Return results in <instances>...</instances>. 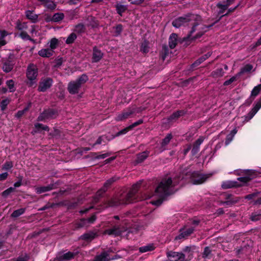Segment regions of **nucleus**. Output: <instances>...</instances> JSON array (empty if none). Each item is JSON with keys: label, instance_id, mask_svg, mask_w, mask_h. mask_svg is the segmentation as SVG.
Returning a JSON list of instances; mask_svg holds the SVG:
<instances>
[{"label": "nucleus", "instance_id": "32", "mask_svg": "<svg viewBox=\"0 0 261 261\" xmlns=\"http://www.w3.org/2000/svg\"><path fill=\"white\" fill-rule=\"evenodd\" d=\"M155 247L153 244H148L146 246L141 247L139 248V250L141 253H144L148 251H151L154 249Z\"/></svg>", "mask_w": 261, "mask_h": 261}, {"label": "nucleus", "instance_id": "53", "mask_svg": "<svg viewBox=\"0 0 261 261\" xmlns=\"http://www.w3.org/2000/svg\"><path fill=\"white\" fill-rule=\"evenodd\" d=\"M253 68V66L251 64H247L244 67L241 69V72L242 73L249 72H250Z\"/></svg>", "mask_w": 261, "mask_h": 261}, {"label": "nucleus", "instance_id": "25", "mask_svg": "<svg viewBox=\"0 0 261 261\" xmlns=\"http://www.w3.org/2000/svg\"><path fill=\"white\" fill-rule=\"evenodd\" d=\"M177 43V35L175 33L170 35L169 38V46L171 49L174 48Z\"/></svg>", "mask_w": 261, "mask_h": 261}, {"label": "nucleus", "instance_id": "34", "mask_svg": "<svg viewBox=\"0 0 261 261\" xmlns=\"http://www.w3.org/2000/svg\"><path fill=\"white\" fill-rule=\"evenodd\" d=\"M148 156V153L143 152L137 155L136 162L137 163H140L143 162Z\"/></svg>", "mask_w": 261, "mask_h": 261}, {"label": "nucleus", "instance_id": "60", "mask_svg": "<svg viewBox=\"0 0 261 261\" xmlns=\"http://www.w3.org/2000/svg\"><path fill=\"white\" fill-rule=\"evenodd\" d=\"M29 259L28 256L25 254L24 256H20L17 258H14L13 261H27Z\"/></svg>", "mask_w": 261, "mask_h": 261}, {"label": "nucleus", "instance_id": "14", "mask_svg": "<svg viewBox=\"0 0 261 261\" xmlns=\"http://www.w3.org/2000/svg\"><path fill=\"white\" fill-rule=\"evenodd\" d=\"M103 57V53L97 46H94L92 48V61L93 63L99 62Z\"/></svg>", "mask_w": 261, "mask_h": 261}, {"label": "nucleus", "instance_id": "47", "mask_svg": "<svg viewBox=\"0 0 261 261\" xmlns=\"http://www.w3.org/2000/svg\"><path fill=\"white\" fill-rule=\"evenodd\" d=\"M172 138V135L171 134H168L166 137L162 140V146H165L167 145L170 142V140Z\"/></svg>", "mask_w": 261, "mask_h": 261}, {"label": "nucleus", "instance_id": "27", "mask_svg": "<svg viewBox=\"0 0 261 261\" xmlns=\"http://www.w3.org/2000/svg\"><path fill=\"white\" fill-rule=\"evenodd\" d=\"M54 51L50 48H43L38 51V55L42 57L49 58L53 56Z\"/></svg>", "mask_w": 261, "mask_h": 261}, {"label": "nucleus", "instance_id": "21", "mask_svg": "<svg viewBox=\"0 0 261 261\" xmlns=\"http://www.w3.org/2000/svg\"><path fill=\"white\" fill-rule=\"evenodd\" d=\"M26 18L33 23L38 21V15L35 13L34 11L27 10L25 12Z\"/></svg>", "mask_w": 261, "mask_h": 261}, {"label": "nucleus", "instance_id": "58", "mask_svg": "<svg viewBox=\"0 0 261 261\" xmlns=\"http://www.w3.org/2000/svg\"><path fill=\"white\" fill-rule=\"evenodd\" d=\"M115 29L116 34L117 35H119L122 31L123 26L121 24H119L115 27Z\"/></svg>", "mask_w": 261, "mask_h": 261}, {"label": "nucleus", "instance_id": "3", "mask_svg": "<svg viewBox=\"0 0 261 261\" xmlns=\"http://www.w3.org/2000/svg\"><path fill=\"white\" fill-rule=\"evenodd\" d=\"M200 20L201 17L199 15L189 13L182 16L178 17L172 21V24L174 27L179 28L190 21H198Z\"/></svg>", "mask_w": 261, "mask_h": 261}, {"label": "nucleus", "instance_id": "9", "mask_svg": "<svg viewBox=\"0 0 261 261\" xmlns=\"http://www.w3.org/2000/svg\"><path fill=\"white\" fill-rule=\"evenodd\" d=\"M211 176V174H202L199 172L196 171L192 173L191 180L193 184L199 185L204 182Z\"/></svg>", "mask_w": 261, "mask_h": 261}, {"label": "nucleus", "instance_id": "46", "mask_svg": "<svg viewBox=\"0 0 261 261\" xmlns=\"http://www.w3.org/2000/svg\"><path fill=\"white\" fill-rule=\"evenodd\" d=\"M250 219L252 221H257L261 219V214L254 212L251 214Z\"/></svg>", "mask_w": 261, "mask_h": 261}, {"label": "nucleus", "instance_id": "18", "mask_svg": "<svg viewBox=\"0 0 261 261\" xmlns=\"http://www.w3.org/2000/svg\"><path fill=\"white\" fill-rule=\"evenodd\" d=\"M79 253V251H76L75 252L68 251V252L64 253L62 255L58 257L59 261H66L69 260L73 258Z\"/></svg>", "mask_w": 261, "mask_h": 261}, {"label": "nucleus", "instance_id": "13", "mask_svg": "<svg viewBox=\"0 0 261 261\" xmlns=\"http://www.w3.org/2000/svg\"><path fill=\"white\" fill-rule=\"evenodd\" d=\"M261 108V96L259 99L256 103L253 108L251 109V110L244 116V121H249L255 115V114L257 113V112Z\"/></svg>", "mask_w": 261, "mask_h": 261}, {"label": "nucleus", "instance_id": "15", "mask_svg": "<svg viewBox=\"0 0 261 261\" xmlns=\"http://www.w3.org/2000/svg\"><path fill=\"white\" fill-rule=\"evenodd\" d=\"M15 64V61L9 57L3 62L2 69L5 72L9 73L12 70Z\"/></svg>", "mask_w": 261, "mask_h": 261}, {"label": "nucleus", "instance_id": "56", "mask_svg": "<svg viewBox=\"0 0 261 261\" xmlns=\"http://www.w3.org/2000/svg\"><path fill=\"white\" fill-rule=\"evenodd\" d=\"M13 167V163L12 162H6L3 165V169L5 170H9Z\"/></svg>", "mask_w": 261, "mask_h": 261}, {"label": "nucleus", "instance_id": "48", "mask_svg": "<svg viewBox=\"0 0 261 261\" xmlns=\"http://www.w3.org/2000/svg\"><path fill=\"white\" fill-rule=\"evenodd\" d=\"M15 190V188L10 187L3 191L2 193V195L3 197L6 198L11 193L14 192Z\"/></svg>", "mask_w": 261, "mask_h": 261}, {"label": "nucleus", "instance_id": "42", "mask_svg": "<svg viewBox=\"0 0 261 261\" xmlns=\"http://www.w3.org/2000/svg\"><path fill=\"white\" fill-rule=\"evenodd\" d=\"M261 91V84H259L257 86L254 87L251 91V97H253V98L255 97Z\"/></svg>", "mask_w": 261, "mask_h": 261}, {"label": "nucleus", "instance_id": "16", "mask_svg": "<svg viewBox=\"0 0 261 261\" xmlns=\"http://www.w3.org/2000/svg\"><path fill=\"white\" fill-rule=\"evenodd\" d=\"M98 236L97 232L96 231H89L86 233L81 235L79 239L84 240L86 242H91Z\"/></svg>", "mask_w": 261, "mask_h": 261}, {"label": "nucleus", "instance_id": "2", "mask_svg": "<svg viewBox=\"0 0 261 261\" xmlns=\"http://www.w3.org/2000/svg\"><path fill=\"white\" fill-rule=\"evenodd\" d=\"M175 186L176 184L173 182L171 177L163 178L159 183L155 191L156 194L160 198L152 201L151 203L156 206L160 205L166 197L174 193L173 188Z\"/></svg>", "mask_w": 261, "mask_h": 261}, {"label": "nucleus", "instance_id": "5", "mask_svg": "<svg viewBox=\"0 0 261 261\" xmlns=\"http://www.w3.org/2000/svg\"><path fill=\"white\" fill-rule=\"evenodd\" d=\"M38 75V68L37 65L33 63L29 64L26 71V76L28 80L27 84L29 87H32L36 84Z\"/></svg>", "mask_w": 261, "mask_h": 261}, {"label": "nucleus", "instance_id": "17", "mask_svg": "<svg viewBox=\"0 0 261 261\" xmlns=\"http://www.w3.org/2000/svg\"><path fill=\"white\" fill-rule=\"evenodd\" d=\"M241 186H242V185L238 183V181L231 180L223 181L221 185V187L223 189H227Z\"/></svg>", "mask_w": 261, "mask_h": 261}, {"label": "nucleus", "instance_id": "8", "mask_svg": "<svg viewBox=\"0 0 261 261\" xmlns=\"http://www.w3.org/2000/svg\"><path fill=\"white\" fill-rule=\"evenodd\" d=\"M53 83V80L51 77H42L39 83L37 90L39 92H45L51 87Z\"/></svg>", "mask_w": 261, "mask_h": 261}, {"label": "nucleus", "instance_id": "31", "mask_svg": "<svg viewBox=\"0 0 261 261\" xmlns=\"http://www.w3.org/2000/svg\"><path fill=\"white\" fill-rule=\"evenodd\" d=\"M115 7H116V10L117 13L120 16H122V14L124 12H125L127 9V7L126 6L119 4H117V5H116Z\"/></svg>", "mask_w": 261, "mask_h": 261}, {"label": "nucleus", "instance_id": "12", "mask_svg": "<svg viewBox=\"0 0 261 261\" xmlns=\"http://www.w3.org/2000/svg\"><path fill=\"white\" fill-rule=\"evenodd\" d=\"M166 254L170 261H185V255L181 252L170 251Z\"/></svg>", "mask_w": 261, "mask_h": 261}, {"label": "nucleus", "instance_id": "4", "mask_svg": "<svg viewBox=\"0 0 261 261\" xmlns=\"http://www.w3.org/2000/svg\"><path fill=\"white\" fill-rule=\"evenodd\" d=\"M88 80V77L86 74H83L75 81H71L68 83L67 90L70 94H75L79 92L81 86Z\"/></svg>", "mask_w": 261, "mask_h": 261}, {"label": "nucleus", "instance_id": "26", "mask_svg": "<svg viewBox=\"0 0 261 261\" xmlns=\"http://www.w3.org/2000/svg\"><path fill=\"white\" fill-rule=\"evenodd\" d=\"M88 226V225H87L86 219L84 218L81 219L80 220L75 222L73 224V229L74 230Z\"/></svg>", "mask_w": 261, "mask_h": 261}, {"label": "nucleus", "instance_id": "37", "mask_svg": "<svg viewBox=\"0 0 261 261\" xmlns=\"http://www.w3.org/2000/svg\"><path fill=\"white\" fill-rule=\"evenodd\" d=\"M117 178L115 177H113L109 179H108L104 184L103 187L107 191L110 187V186L113 184L115 181L117 180Z\"/></svg>", "mask_w": 261, "mask_h": 261}, {"label": "nucleus", "instance_id": "30", "mask_svg": "<svg viewBox=\"0 0 261 261\" xmlns=\"http://www.w3.org/2000/svg\"><path fill=\"white\" fill-rule=\"evenodd\" d=\"M224 72L223 68H220L216 69L211 73V76L214 78H218L222 76Z\"/></svg>", "mask_w": 261, "mask_h": 261}, {"label": "nucleus", "instance_id": "20", "mask_svg": "<svg viewBox=\"0 0 261 261\" xmlns=\"http://www.w3.org/2000/svg\"><path fill=\"white\" fill-rule=\"evenodd\" d=\"M225 199H226V201L221 202V203L226 204L227 205H231L232 204L237 203L240 199L239 197H233L232 195L229 194H227L225 195Z\"/></svg>", "mask_w": 261, "mask_h": 261}, {"label": "nucleus", "instance_id": "38", "mask_svg": "<svg viewBox=\"0 0 261 261\" xmlns=\"http://www.w3.org/2000/svg\"><path fill=\"white\" fill-rule=\"evenodd\" d=\"M77 38V36L75 33H71L67 37L65 42L67 44H72Z\"/></svg>", "mask_w": 261, "mask_h": 261}, {"label": "nucleus", "instance_id": "57", "mask_svg": "<svg viewBox=\"0 0 261 261\" xmlns=\"http://www.w3.org/2000/svg\"><path fill=\"white\" fill-rule=\"evenodd\" d=\"M19 36L21 37V39L23 40H29L30 39V36L26 32L21 31Z\"/></svg>", "mask_w": 261, "mask_h": 261}, {"label": "nucleus", "instance_id": "22", "mask_svg": "<svg viewBox=\"0 0 261 261\" xmlns=\"http://www.w3.org/2000/svg\"><path fill=\"white\" fill-rule=\"evenodd\" d=\"M95 258L97 261H110V254L109 251H102L100 254L96 255Z\"/></svg>", "mask_w": 261, "mask_h": 261}, {"label": "nucleus", "instance_id": "40", "mask_svg": "<svg viewBox=\"0 0 261 261\" xmlns=\"http://www.w3.org/2000/svg\"><path fill=\"white\" fill-rule=\"evenodd\" d=\"M31 103H30L28 105V106L27 107H26L23 110L18 111L15 115V117H16L18 119L21 117L26 112L28 111V110H29V109L31 107Z\"/></svg>", "mask_w": 261, "mask_h": 261}, {"label": "nucleus", "instance_id": "45", "mask_svg": "<svg viewBox=\"0 0 261 261\" xmlns=\"http://www.w3.org/2000/svg\"><path fill=\"white\" fill-rule=\"evenodd\" d=\"M6 85L8 86L10 92H13L15 91L14 87V82L13 80H9L7 81Z\"/></svg>", "mask_w": 261, "mask_h": 261}, {"label": "nucleus", "instance_id": "43", "mask_svg": "<svg viewBox=\"0 0 261 261\" xmlns=\"http://www.w3.org/2000/svg\"><path fill=\"white\" fill-rule=\"evenodd\" d=\"M28 28L27 22H21L20 21H17L16 22V29L19 31L27 29Z\"/></svg>", "mask_w": 261, "mask_h": 261}, {"label": "nucleus", "instance_id": "55", "mask_svg": "<svg viewBox=\"0 0 261 261\" xmlns=\"http://www.w3.org/2000/svg\"><path fill=\"white\" fill-rule=\"evenodd\" d=\"M260 45H261V36L255 43H253L250 46V48L251 50H253V49H255L257 46H258Z\"/></svg>", "mask_w": 261, "mask_h": 261}, {"label": "nucleus", "instance_id": "39", "mask_svg": "<svg viewBox=\"0 0 261 261\" xmlns=\"http://www.w3.org/2000/svg\"><path fill=\"white\" fill-rule=\"evenodd\" d=\"M217 7L219 9L218 11V14H222L224 13L226 10L228 8V6L226 4H222L221 3H219L217 4Z\"/></svg>", "mask_w": 261, "mask_h": 261}, {"label": "nucleus", "instance_id": "61", "mask_svg": "<svg viewBox=\"0 0 261 261\" xmlns=\"http://www.w3.org/2000/svg\"><path fill=\"white\" fill-rule=\"evenodd\" d=\"M96 219V216L95 215H92L90 218L86 219L87 220V225H88V224H92L94 222V221Z\"/></svg>", "mask_w": 261, "mask_h": 261}, {"label": "nucleus", "instance_id": "50", "mask_svg": "<svg viewBox=\"0 0 261 261\" xmlns=\"http://www.w3.org/2000/svg\"><path fill=\"white\" fill-rule=\"evenodd\" d=\"M141 51L144 53H147L149 51L148 42L147 41H145L142 43Z\"/></svg>", "mask_w": 261, "mask_h": 261}, {"label": "nucleus", "instance_id": "23", "mask_svg": "<svg viewBox=\"0 0 261 261\" xmlns=\"http://www.w3.org/2000/svg\"><path fill=\"white\" fill-rule=\"evenodd\" d=\"M54 184H50L47 186L38 187L35 188L36 193L40 194L54 189Z\"/></svg>", "mask_w": 261, "mask_h": 261}, {"label": "nucleus", "instance_id": "28", "mask_svg": "<svg viewBox=\"0 0 261 261\" xmlns=\"http://www.w3.org/2000/svg\"><path fill=\"white\" fill-rule=\"evenodd\" d=\"M104 233L108 235L118 236L120 234L121 231L119 228L113 227V228L105 230Z\"/></svg>", "mask_w": 261, "mask_h": 261}, {"label": "nucleus", "instance_id": "10", "mask_svg": "<svg viewBox=\"0 0 261 261\" xmlns=\"http://www.w3.org/2000/svg\"><path fill=\"white\" fill-rule=\"evenodd\" d=\"M195 230V227L186 226L180 229L179 234L177 236L175 239L176 240L186 239Z\"/></svg>", "mask_w": 261, "mask_h": 261}, {"label": "nucleus", "instance_id": "41", "mask_svg": "<svg viewBox=\"0 0 261 261\" xmlns=\"http://www.w3.org/2000/svg\"><path fill=\"white\" fill-rule=\"evenodd\" d=\"M59 41L56 38H52L49 41L50 49L53 50L55 49L58 46Z\"/></svg>", "mask_w": 261, "mask_h": 261}, {"label": "nucleus", "instance_id": "35", "mask_svg": "<svg viewBox=\"0 0 261 261\" xmlns=\"http://www.w3.org/2000/svg\"><path fill=\"white\" fill-rule=\"evenodd\" d=\"M26 211V208H21L13 211L11 214V217L12 218H17L19 216L23 215Z\"/></svg>", "mask_w": 261, "mask_h": 261}, {"label": "nucleus", "instance_id": "11", "mask_svg": "<svg viewBox=\"0 0 261 261\" xmlns=\"http://www.w3.org/2000/svg\"><path fill=\"white\" fill-rule=\"evenodd\" d=\"M135 112V108H129L123 110L121 114H118L116 117V120L117 121H123L128 118L132 117Z\"/></svg>", "mask_w": 261, "mask_h": 261}, {"label": "nucleus", "instance_id": "59", "mask_svg": "<svg viewBox=\"0 0 261 261\" xmlns=\"http://www.w3.org/2000/svg\"><path fill=\"white\" fill-rule=\"evenodd\" d=\"M203 61H204V60L203 59V58L202 57H201L200 58H199L198 59H197L196 61H195L194 63H193L192 64V67H196V66H198L199 65H200Z\"/></svg>", "mask_w": 261, "mask_h": 261}, {"label": "nucleus", "instance_id": "19", "mask_svg": "<svg viewBox=\"0 0 261 261\" xmlns=\"http://www.w3.org/2000/svg\"><path fill=\"white\" fill-rule=\"evenodd\" d=\"M203 137H200L194 143L193 147L192 149L191 152L193 155H195L198 153L199 150L200 145L204 141Z\"/></svg>", "mask_w": 261, "mask_h": 261}, {"label": "nucleus", "instance_id": "29", "mask_svg": "<svg viewBox=\"0 0 261 261\" xmlns=\"http://www.w3.org/2000/svg\"><path fill=\"white\" fill-rule=\"evenodd\" d=\"M237 131L238 130L236 128H234L231 131L230 133L226 136L225 142V144L226 145H228L231 142V141L233 139L234 135L237 134Z\"/></svg>", "mask_w": 261, "mask_h": 261}, {"label": "nucleus", "instance_id": "64", "mask_svg": "<svg viewBox=\"0 0 261 261\" xmlns=\"http://www.w3.org/2000/svg\"><path fill=\"white\" fill-rule=\"evenodd\" d=\"M143 121L142 119H139L137 121H136V122H134V123H133L132 124L130 125L129 126V128L132 129L133 128H134L140 124H141L142 123H143Z\"/></svg>", "mask_w": 261, "mask_h": 261}, {"label": "nucleus", "instance_id": "62", "mask_svg": "<svg viewBox=\"0 0 261 261\" xmlns=\"http://www.w3.org/2000/svg\"><path fill=\"white\" fill-rule=\"evenodd\" d=\"M111 154V152H107L106 153H103L102 154L97 155L95 156V159L99 160V159H105L109 156H110Z\"/></svg>", "mask_w": 261, "mask_h": 261}, {"label": "nucleus", "instance_id": "24", "mask_svg": "<svg viewBox=\"0 0 261 261\" xmlns=\"http://www.w3.org/2000/svg\"><path fill=\"white\" fill-rule=\"evenodd\" d=\"M186 114V112L184 110H178L174 112L168 118L167 120L170 122L173 120L177 119L181 116H184Z\"/></svg>", "mask_w": 261, "mask_h": 261}, {"label": "nucleus", "instance_id": "6", "mask_svg": "<svg viewBox=\"0 0 261 261\" xmlns=\"http://www.w3.org/2000/svg\"><path fill=\"white\" fill-rule=\"evenodd\" d=\"M57 110L48 108L44 110L37 118L38 121H46L48 120L56 118L58 116Z\"/></svg>", "mask_w": 261, "mask_h": 261}, {"label": "nucleus", "instance_id": "33", "mask_svg": "<svg viewBox=\"0 0 261 261\" xmlns=\"http://www.w3.org/2000/svg\"><path fill=\"white\" fill-rule=\"evenodd\" d=\"M64 14L63 13H56L53 15L51 21L54 22H59L64 18Z\"/></svg>", "mask_w": 261, "mask_h": 261}, {"label": "nucleus", "instance_id": "36", "mask_svg": "<svg viewBox=\"0 0 261 261\" xmlns=\"http://www.w3.org/2000/svg\"><path fill=\"white\" fill-rule=\"evenodd\" d=\"M212 255V250L209 247H205L202 253V257L203 258H210Z\"/></svg>", "mask_w": 261, "mask_h": 261}, {"label": "nucleus", "instance_id": "63", "mask_svg": "<svg viewBox=\"0 0 261 261\" xmlns=\"http://www.w3.org/2000/svg\"><path fill=\"white\" fill-rule=\"evenodd\" d=\"M107 191V190L104 189V188L102 187L101 188H100L97 192L96 196V197H100L102 196V195Z\"/></svg>", "mask_w": 261, "mask_h": 261}, {"label": "nucleus", "instance_id": "44", "mask_svg": "<svg viewBox=\"0 0 261 261\" xmlns=\"http://www.w3.org/2000/svg\"><path fill=\"white\" fill-rule=\"evenodd\" d=\"M85 30V25L82 23H79L75 25L74 31L79 34L84 33Z\"/></svg>", "mask_w": 261, "mask_h": 261}, {"label": "nucleus", "instance_id": "7", "mask_svg": "<svg viewBox=\"0 0 261 261\" xmlns=\"http://www.w3.org/2000/svg\"><path fill=\"white\" fill-rule=\"evenodd\" d=\"M239 6H240V4H238L234 8H230L228 9V11L226 14L222 15L221 16V17H220V18L217 21H216V22L213 23L212 24L210 25H203V27L201 28V30L199 31L196 34L195 36H194L193 38H192V39H195L199 38L200 37H201L204 34V33L207 31L208 29H209L211 27H212V26H213L215 23H216L217 22L219 21L223 16H227L229 13L234 11L239 7Z\"/></svg>", "mask_w": 261, "mask_h": 261}, {"label": "nucleus", "instance_id": "52", "mask_svg": "<svg viewBox=\"0 0 261 261\" xmlns=\"http://www.w3.org/2000/svg\"><path fill=\"white\" fill-rule=\"evenodd\" d=\"M35 127L39 130L40 129H42L43 130H46V131H49V128L47 125H44L41 123H36L35 124Z\"/></svg>", "mask_w": 261, "mask_h": 261}, {"label": "nucleus", "instance_id": "1", "mask_svg": "<svg viewBox=\"0 0 261 261\" xmlns=\"http://www.w3.org/2000/svg\"><path fill=\"white\" fill-rule=\"evenodd\" d=\"M142 181L134 185L128 193L125 195L115 196L108 201L107 206H115L123 204H128L137 200V194L140 188Z\"/></svg>", "mask_w": 261, "mask_h": 261}, {"label": "nucleus", "instance_id": "54", "mask_svg": "<svg viewBox=\"0 0 261 261\" xmlns=\"http://www.w3.org/2000/svg\"><path fill=\"white\" fill-rule=\"evenodd\" d=\"M237 179L239 181L246 184L251 179V178L250 176H244L239 177Z\"/></svg>", "mask_w": 261, "mask_h": 261}, {"label": "nucleus", "instance_id": "49", "mask_svg": "<svg viewBox=\"0 0 261 261\" xmlns=\"http://www.w3.org/2000/svg\"><path fill=\"white\" fill-rule=\"evenodd\" d=\"M162 58L163 60H165L166 57L169 54V49L166 45H163L162 49Z\"/></svg>", "mask_w": 261, "mask_h": 261}, {"label": "nucleus", "instance_id": "51", "mask_svg": "<svg viewBox=\"0 0 261 261\" xmlns=\"http://www.w3.org/2000/svg\"><path fill=\"white\" fill-rule=\"evenodd\" d=\"M10 103V100L8 98L3 99L1 103V108L2 111H4L7 108V106Z\"/></svg>", "mask_w": 261, "mask_h": 261}]
</instances>
